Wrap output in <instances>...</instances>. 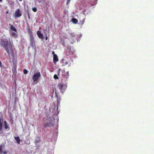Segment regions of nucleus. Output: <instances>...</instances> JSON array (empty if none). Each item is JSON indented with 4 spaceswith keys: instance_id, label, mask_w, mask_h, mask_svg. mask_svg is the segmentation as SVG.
Masks as SVG:
<instances>
[{
    "instance_id": "14",
    "label": "nucleus",
    "mask_w": 154,
    "mask_h": 154,
    "mask_svg": "<svg viewBox=\"0 0 154 154\" xmlns=\"http://www.w3.org/2000/svg\"><path fill=\"white\" fill-rule=\"evenodd\" d=\"M54 78L55 79H58L59 78L58 77L57 75L55 74L54 76Z\"/></svg>"
},
{
    "instance_id": "16",
    "label": "nucleus",
    "mask_w": 154,
    "mask_h": 154,
    "mask_svg": "<svg viewBox=\"0 0 154 154\" xmlns=\"http://www.w3.org/2000/svg\"><path fill=\"white\" fill-rule=\"evenodd\" d=\"M69 76V72H67L66 73V74L65 76V77L67 78H68Z\"/></svg>"
},
{
    "instance_id": "27",
    "label": "nucleus",
    "mask_w": 154,
    "mask_h": 154,
    "mask_svg": "<svg viewBox=\"0 0 154 154\" xmlns=\"http://www.w3.org/2000/svg\"><path fill=\"white\" fill-rule=\"evenodd\" d=\"M2 0H0V2H1L2 1Z\"/></svg>"
},
{
    "instance_id": "13",
    "label": "nucleus",
    "mask_w": 154,
    "mask_h": 154,
    "mask_svg": "<svg viewBox=\"0 0 154 154\" xmlns=\"http://www.w3.org/2000/svg\"><path fill=\"white\" fill-rule=\"evenodd\" d=\"M15 140L17 141V142L18 144H19L20 141V139L18 137H15Z\"/></svg>"
},
{
    "instance_id": "11",
    "label": "nucleus",
    "mask_w": 154,
    "mask_h": 154,
    "mask_svg": "<svg viewBox=\"0 0 154 154\" xmlns=\"http://www.w3.org/2000/svg\"><path fill=\"white\" fill-rule=\"evenodd\" d=\"M30 42H31V45H33L34 43L33 38V37L32 36V35H30Z\"/></svg>"
},
{
    "instance_id": "6",
    "label": "nucleus",
    "mask_w": 154,
    "mask_h": 154,
    "mask_svg": "<svg viewBox=\"0 0 154 154\" xmlns=\"http://www.w3.org/2000/svg\"><path fill=\"white\" fill-rule=\"evenodd\" d=\"M37 34L38 35V36L39 38H40L42 39H43L44 37L42 34L41 33V32L39 31H38L37 32Z\"/></svg>"
},
{
    "instance_id": "24",
    "label": "nucleus",
    "mask_w": 154,
    "mask_h": 154,
    "mask_svg": "<svg viewBox=\"0 0 154 154\" xmlns=\"http://www.w3.org/2000/svg\"><path fill=\"white\" fill-rule=\"evenodd\" d=\"M67 63H68V62H66L65 63V64L66 65L67 64Z\"/></svg>"
},
{
    "instance_id": "15",
    "label": "nucleus",
    "mask_w": 154,
    "mask_h": 154,
    "mask_svg": "<svg viewBox=\"0 0 154 154\" xmlns=\"http://www.w3.org/2000/svg\"><path fill=\"white\" fill-rule=\"evenodd\" d=\"M5 128L6 129H7L8 128L9 129V128L7 124L5 125Z\"/></svg>"
},
{
    "instance_id": "5",
    "label": "nucleus",
    "mask_w": 154,
    "mask_h": 154,
    "mask_svg": "<svg viewBox=\"0 0 154 154\" xmlns=\"http://www.w3.org/2000/svg\"><path fill=\"white\" fill-rule=\"evenodd\" d=\"M54 121L53 118H52V120H48V123L46 125V127L48 126H53L54 124Z\"/></svg>"
},
{
    "instance_id": "22",
    "label": "nucleus",
    "mask_w": 154,
    "mask_h": 154,
    "mask_svg": "<svg viewBox=\"0 0 154 154\" xmlns=\"http://www.w3.org/2000/svg\"><path fill=\"white\" fill-rule=\"evenodd\" d=\"M47 39H48V37H47V36L46 34V36H45V39H46V40H47Z\"/></svg>"
},
{
    "instance_id": "4",
    "label": "nucleus",
    "mask_w": 154,
    "mask_h": 154,
    "mask_svg": "<svg viewBox=\"0 0 154 154\" xmlns=\"http://www.w3.org/2000/svg\"><path fill=\"white\" fill-rule=\"evenodd\" d=\"M15 17H19L21 16V13L19 9L17 10L15 12L14 15Z\"/></svg>"
},
{
    "instance_id": "7",
    "label": "nucleus",
    "mask_w": 154,
    "mask_h": 154,
    "mask_svg": "<svg viewBox=\"0 0 154 154\" xmlns=\"http://www.w3.org/2000/svg\"><path fill=\"white\" fill-rule=\"evenodd\" d=\"M3 121L2 119H0V134H1L3 133L2 127V121Z\"/></svg>"
},
{
    "instance_id": "23",
    "label": "nucleus",
    "mask_w": 154,
    "mask_h": 154,
    "mask_svg": "<svg viewBox=\"0 0 154 154\" xmlns=\"http://www.w3.org/2000/svg\"><path fill=\"white\" fill-rule=\"evenodd\" d=\"M4 124H5H5H7V122H6V121H5L4 122Z\"/></svg>"
},
{
    "instance_id": "28",
    "label": "nucleus",
    "mask_w": 154,
    "mask_h": 154,
    "mask_svg": "<svg viewBox=\"0 0 154 154\" xmlns=\"http://www.w3.org/2000/svg\"><path fill=\"white\" fill-rule=\"evenodd\" d=\"M20 1H22V0H19Z\"/></svg>"
},
{
    "instance_id": "1",
    "label": "nucleus",
    "mask_w": 154,
    "mask_h": 154,
    "mask_svg": "<svg viewBox=\"0 0 154 154\" xmlns=\"http://www.w3.org/2000/svg\"><path fill=\"white\" fill-rule=\"evenodd\" d=\"M2 44L9 55H13V48L10 42H8L7 39H5L2 41Z\"/></svg>"
},
{
    "instance_id": "19",
    "label": "nucleus",
    "mask_w": 154,
    "mask_h": 154,
    "mask_svg": "<svg viewBox=\"0 0 154 154\" xmlns=\"http://www.w3.org/2000/svg\"><path fill=\"white\" fill-rule=\"evenodd\" d=\"M70 1V0H67V4H69Z\"/></svg>"
},
{
    "instance_id": "20",
    "label": "nucleus",
    "mask_w": 154,
    "mask_h": 154,
    "mask_svg": "<svg viewBox=\"0 0 154 154\" xmlns=\"http://www.w3.org/2000/svg\"><path fill=\"white\" fill-rule=\"evenodd\" d=\"M61 70V69H59L58 71V75H59V73L60 71Z\"/></svg>"
},
{
    "instance_id": "8",
    "label": "nucleus",
    "mask_w": 154,
    "mask_h": 154,
    "mask_svg": "<svg viewBox=\"0 0 154 154\" xmlns=\"http://www.w3.org/2000/svg\"><path fill=\"white\" fill-rule=\"evenodd\" d=\"M17 32H16L14 31H11V35L12 37H13L14 38H16L17 37Z\"/></svg>"
},
{
    "instance_id": "2",
    "label": "nucleus",
    "mask_w": 154,
    "mask_h": 154,
    "mask_svg": "<svg viewBox=\"0 0 154 154\" xmlns=\"http://www.w3.org/2000/svg\"><path fill=\"white\" fill-rule=\"evenodd\" d=\"M41 76V75L39 72H35L32 77V79L34 82H38V80Z\"/></svg>"
},
{
    "instance_id": "21",
    "label": "nucleus",
    "mask_w": 154,
    "mask_h": 154,
    "mask_svg": "<svg viewBox=\"0 0 154 154\" xmlns=\"http://www.w3.org/2000/svg\"><path fill=\"white\" fill-rule=\"evenodd\" d=\"M70 34L72 36H74V34L73 33H71Z\"/></svg>"
},
{
    "instance_id": "9",
    "label": "nucleus",
    "mask_w": 154,
    "mask_h": 154,
    "mask_svg": "<svg viewBox=\"0 0 154 154\" xmlns=\"http://www.w3.org/2000/svg\"><path fill=\"white\" fill-rule=\"evenodd\" d=\"M53 61L54 63H55L56 62H57L58 61V59L57 56L55 54L54 55Z\"/></svg>"
},
{
    "instance_id": "10",
    "label": "nucleus",
    "mask_w": 154,
    "mask_h": 154,
    "mask_svg": "<svg viewBox=\"0 0 154 154\" xmlns=\"http://www.w3.org/2000/svg\"><path fill=\"white\" fill-rule=\"evenodd\" d=\"M10 28L11 30L15 32H17V30L12 25L10 26Z\"/></svg>"
},
{
    "instance_id": "12",
    "label": "nucleus",
    "mask_w": 154,
    "mask_h": 154,
    "mask_svg": "<svg viewBox=\"0 0 154 154\" xmlns=\"http://www.w3.org/2000/svg\"><path fill=\"white\" fill-rule=\"evenodd\" d=\"M72 22L75 24L77 23L78 22L77 20L75 18L72 19Z\"/></svg>"
},
{
    "instance_id": "18",
    "label": "nucleus",
    "mask_w": 154,
    "mask_h": 154,
    "mask_svg": "<svg viewBox=\"0 0 154 154\" xmlns=\"http://www.w3.org/2000/svg\"><path fill=\"white\" fill-rule=\"evenodd\" d=\"M23 72L25 74H26L27 72V71L26 69H24L23 70Z\"/></svg>"
},
{
    "instance_id": "25",
    "label": "nucleus",
    "mask_w": 154,
    "mask_h": 154,
    "mask_svg": "<svg viewBox=\"0 0 154 154\" xmlns=\"http://www.w3.org/2000/svg\"><path fill=\"white\" fill-rule=\"evenodd\" d=\"M54 54V51H53L52 52V54Z\"/></svg>"
},
{
    "instance_id": "17",
    "label": "nucleus",
    "mask_w": 154,
    "mask_h": 154,
    "mask_svg": "<svg viewBox=\"0 0 154 154\" xmlns=\"http://www.w3.org/2000/svg\"><path fill=\"white\" fill-rule=\"evenodd\" d=\"M32 10L33 11L35 12L37 11V9L35 8H32Z\"/></svg>"
},
{
    "instance_id": "3",
    "label": "nucleus",
    "mask_w": 154,
    "mask_h": 154,
    "mask_svg": "<svg viewBox=\"0 0 154 154\" xmlns=\"http://www.w3.org/2000/svg\"><path fill=\"white\" fill-rule=\"evenodd\" d=\"M57 87L60 90V92L62 93L63 92V91L66 88V85L61 83H59Z\"/></svg>"
},
{
    "instance_id": "26",
    "label": "nucleus",
    "mask_w": 154,
    "mask_h": 154,
    "mask_svg": "<svg viewBox=\"0 0 154 154\" xmlns=\"http://www.w3.org/2000/svg\"><path fill=\"white\" fill-rule=\"evenodd\" d=\"M6 13H8V11H6Z\"/></svg>"
}]
</instances>
